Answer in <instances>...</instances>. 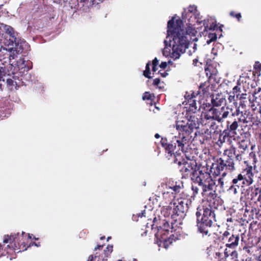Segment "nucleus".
<instances>
[{"label": "nucleus", "mask_w": 261, "mask_h": 261, "mask_svg": "<svg viewBox=\"0 0 261 261\" xmlns=\"http://www.w3.org/2000/svg\"><path fill=\"white\" fill-rule=\"evenodd\" d=\"M184 123V121H181L176 122V128L178 132V136L174 137L170 141H168L166 138H162L160 142L171 163L174 162L177 156H181L178 151L180 150L184 152L186 149V146H188L193 140L192 135Z\"/></svg>", "instance_id": "nucleus-1"}, {"label": "nucleus", "mask_w": 261, "mask_h": 261, "mask_svg": "<svg viewBox=\"0 0 261 261\" xmlns=\"http://www.w3.org/2000/svg\"><path fill=\"white\" fill-rule=\"evenodd\" d=\"M167 33L169 36L172 38L170 41V46H172L173 57L178 58L181 53L185 52L188 46V41L184 30V24L182 20L177 19L175 22L174 17L168 21L167 24Z\"/></svg>", "instance_id": "nucleus-2"}, {"label": "nucleus", "mask_w": 261, "mask_h": 261, "mask_svg": "<svg viewBox=\"0 0 261 261\" xmlns=\"http://www.w3.org/2000/svg\"><path fill=\"white\" fill-rule=\"evenodd\" d=\"M242 155L236 153V148L231 145L229 148L224 150L223 157L218 159L213 163L211 172L213 175L218 176L221 174L225 177L228 172H232L236 169L234 161H241Z\"/></svg>", "instance_id": "nucleus-3"}, {"label": "nucleus", "mask_w": 261, "mask_h": 261, "mask_svg": "<svg viewBox=\"0 0 261 261\" xmlns=\"http://www.w3.org/2000/svg\"><path fill=\"white\" fill-rule=\"evenodd\" d=\"M215 121L216 120L214 116L208 109L207 112L203 113L201 115L199 114V112L194 113L190 118L187 120V121H184V124L186 126L187 129L189 130V133L193 137L195 138L197 135V131L195 132L194 131L199 127L200 124L214 129L217 127Z\"/></svg>", "instance_id": "nucleus-4"}, {"label": "nucleus", "mask_w": 261, "mask_h": 261, "mask_svg": "<svg viewBox=\"0 0 261 261\" xmlns=\"http://www.w3.org/2000/svg\"><path fill=\"white\" fill-rule=\"evenodd\" d=\"M245 164H246L245 168L233 178L231 185L228 189V191L234 194L238 193L240 188L244 189L251 185L254 182L253 166L249 164L247 161H245Z\"/></svg>", "instance_id": "nucleus-5"}, {"label": "nucleus", "mask_w": 261, "mask_h": 261, "mask_svg": "<svg viewBox=\"0 0 261 261\" xmlns=\"http://www.w3.org/2000/svg\"><path fill=\"white\" fill-rule=\"evenodd\" d=\"M29 239H31L30 234H26L23 231H22L21 234L18 232L17 233H12L10 236L5 235L3 243L5 244L9 243L7 246L6 252L10 253V251H12L15 253H19L26 250L28 246L25 243V241Z\"/></svg>", "instance_id": "nucleus-6"}, {"label": "nucleus", "mask_w": 261, "mask_h": 261, "mask_svg": "<svg viewBox=\"0 0 261 261\" xmlns=\"http://www.w3.org/2000/svg\"><path fill=\"white\" fill-rule=\"evenodd\" d=\"M192 180L202 187V195L207 194L206 192L214 189L216 182L210 173L200 170L199 167L196 172L193 173Z\"/></svg>", "instance_id": "nucleus-7"}, {"label": "nucleus", "mask_w": 261, "mask_h": 261, "mask_svg": "<svg viewBox=\"0 0 261 261\" xmlns=\"http://www.w3.org/2000/svg\"><path fill=\"white\" fill-rule=\"evenodd\" d=\"M173 163L177 164L179 166H182L179 169L182 178H187L190 177L191 180L193 173L196 172L199 167L195 160H190L188 158L183 159L181 156L175 158Z\"/></svg>", "instance_id": "nucleus-8"}, {"label": "nucleus", "mask_w": 261, "mask_h": 261, "mask_svg": "<svg viewBox=\"0 0 261 261\" xmlns=\"http://www.w3.org/2000/svg\"><path fill=\"white\" fill-rule=\"evenodd\" d=\"M238 122L236 119H229L226 122L225 129L219 134L218 140L219 145H222L226 140L229 141L230 138L237 134V130L239 127Z\"/></svg>", "instance_id": "nucleus-9"}, {"label": "nucleus", "mask_w": 261, "mask_h": 261, "mask_svg": "<svg viewBox=\"0 0 261 261\" xmlns=\"http://www.w3.org/2000/svg\"><path fill=\"white\" fill-rule=\"evenodd\" d=\"M173 202L174 208H175L176 217L178 218L177 219L178 223L180 224L182 220L186 216L189 205L191 204L192 201L188 198L180 197L177 199H174Z\"/></svg>", "instance_id": "nucleus-10"}, {"label": "nucleus", "mask_w": 261, "mask_h": 261, "mask_svg": "<svg viewBox=\"0 0 261 261\" xmlns=\"http://www.w3.org/2000/svg\"><path fill=\"white\" fill-rule=\"evenodd\" d=\"M220 239L227 248L234 249L239 245L240 237L239 234L225 230L220 236Z\"/></svg>", "instance_id": "nucleus-11"}, {"label": "nucleus", "mask_w": 261, "mask_h": 261, "mask_svg": "<svg viewBox=\"0 0 261 261\" xmlns=\"http://www.w3.org/2000/svg\"><path fill=\"white\" fill-rule=\"evenodd\" d=\"M159 222L156 217L153 219V224L151 225L152 229L154 228H157L158 232L155 234L156 237H158L161 236H166V234H168L170 230L173 229V223L172 222H171V226L169 224V221L166 219H160Z\"/></svg>", "instance_id": "nucleus-12"}, {"label": "nucleus", "mask_w": 261, "mask_h": 261, "mask_svg": "<svg viewBox=\"0 0 261 261\" xmlns=\"http://www.w3.org/2000/svg\"><path fill=\"white\" fill-rule=\"evenodd\" d=\"M206 194L205 195H202L203 197L207 199V204L205 206L214 211L218 209L219 206H221L222 200L218 196L214 189L212 191L211 190L206 192Z\"/></svg>", "instance_id": "nucleus-13"}, {"label": "nucleus", "mask_w": 261, "mask_h": 261, "mask_svg": "<svg viewBox=\"0 0 261 261\" xmlns=\"http://www.w3.org/2000/svg\"><path fill=\"white\" fill-rule=\"evenodd\" d=\"M238 122H242L244 123H249V125L253 126L255 125L258 126L259 124L261 123L260 120L255 119L253 115L250 114L249 111H244V112L240 115L238 119H236Z\"/></svg>", "instance_id": "nucleus-14"}, {"label": "nucleus", "mask_w": 261, "mask_h": 261, "mask_svg": "<svg viewBox=\"0 0 261 261\" xmlns=\"http://www.w3.org/2000/svg\"><path fill=\"white\" fill-rule=\"evenodd\" d=\"M173 201L170 202L168 205H164L161 210V214L165 218H170L175 223H178Z\"/></svg>", "instance_id": "nucleus-15"}, {"label": "nucleus", "mask_w": 261, "mask_h": 261, "mask_svg": "<svg viewBox=\"0 0 261 261\" xmlns=\"http://www.w3.org/2000/svg\"><path fill=\"white\" fill-rule=\"evenodd\" d=\"M213 223L203 220H200L198 219L197 222V226L198 228V231L199 232L202 234V236H211L212 233V227Z\"/></svg>", "instance_id": "nucleus-16"}, {"label": "nucleus", "mask_w": 261, "mask_h": 261, "mask_svg": "<svg viewBox=\"0 0 261 261\" xmlns=\"http://www.w3.org/2000/svg\"><path fill=\"white\" fill-rule=\"evenodd\" d=\"M15 68L13 63H10L7 61L0 62V77L14 74Z\"/></svg>", "instance_id": "nucleus-17"}, {"label": "nucleus", "mask_w": 261, "mask_h": 261, "mask_svg": "<svg viewBox=\"0 0 261 261\" xmlns=\"http://www.w3.org/2000/svg\"><path fill=\"white\" fill-rule=\"evenodd\" d=\"M17 34L7 35L4 36L3 43L9 48H17L21 45L19 44V40L16 37Z\"/></svg>", "instance_id": "nucleus-18"}, {"label": "nucleus", "mask_w": 261, "mask_h": 261, "mask_svg": "<svg viewBox=\"0 0 261 261\" xmlns=\"http://www.w3.org/2000/svg\"><path fill=\"white\" fill-rule=\"evenodd\" d=\"M211 105L208 103V107H219L223 105H225L226 100L225 96L222 93H218L215 95L213 94L211 96Z\"/></svg>", "instance_id": "nucleus-19"}, {"label": "nucleus", "mask_w": 261, "mask_h": 261, "mask_svg": "<svg viewBox=\"0 0 261 261\" xmlns=\"http://www.w3.org/2000/svg\"><path fill=\"white\" fill-rule=\"evenodd\" d=\"M215 211L204 205L203 206V214L201 220L213 223L214 221H216L215 219Z\"/></svg>", "instance_id": "nucleus-20"}, {"label": "nucleus", "mask_w": 261, "mask_h": 261, "mask_svg": "<svg viewBox=\"0 0 261 261\" xmlns=\"http://www.w3.org/2000/svg\"><path fill=\"white\" fill-rule=\"evenodd\" d=\"M103 247V245H98L94 249L95 251H98L100 252V254H103L102 261H107L108 257L110 255V254L113 251V246L111 245H108L106 247V249L102 250V248Z\"/></svg>", "instance_id": "nucleus-21"}, {"label": "nucleus", "mask_w": 261, "mask_h": 261, "mask_svg": "<svg viewBox=\"0 0 261 261\" xmlns=\"http://www.w3.org/2000/svg\"><path fill=\"white\" fill-rule=\"evenodd\" d=\"M229 255L237 257L238 253L236 250H233L231 252H229V251H228L227 249L226 248L224 252H217L216 253L215 258L219 261L225 260L226 258Z\"/></svg>", "instance_id": "nucleus-22"}, {"label": "nucleus", "mask_w": 261, "mask_h": 261, "mask_svg": "<svg viewBox=\"0 0 261 261\" xmlns=\"http://www.w3.org/2000/svg\"><path fill=\"white\" fill-rule=\"evenodd\" d=\"M77 3L74 6H71L75 9H79L83 7L89 8L95 5L93 0H76Z\"/></svg>", "instance_id": "nucleus-23"}, {"label": "nucleus", "mask_w": 261, "mask_h": 261, "mask_svg": "<svg viewBox=\"0 0 261 261\" xmlns=\"http://www.w3.org/2000/svg\"><path fill=\"white\" fill-rule=\"evenodd\" d=\"M22 50L21 45H20V46L17 48H9V54L8 56L7 62L11 63L12 60L15 59L17 57V54L19 53H22Z\"/></svg>", "instance_id": "nucleus-24"}, {"label": "nucleus", "mask_w": 261, "mask_h": 261, "mask_svg": "<svg viewBox=\"0 0 261 261\" xmlns=\"http://www.w3.org/2000/svg\"><path fill=\"white\" fill-rule=\"evenodd\" d=\"M189 105V107L188 108V112L187 113V118L185 120L187 121V120L190 118V117L194 113H197L196 112L197 107L196 106V99L194 100H192V101H190V102H188Z\"/></svg>", "instance_id": "nucleus-25"}, {"label": "nucleus", "mask_w": 261, "mask_h": 261, "mask_svg": "<svg viewBox=\"0 0 261 261\" xmlns=\"http://www.w3.org/2000/svg\"><path fill=\"white\" fill-rule=\"evenodd\" d=\"M205 72L206 75L208 77V80L215 77V76L218 73V70L217 68L212 64L208 65L205 68Z\"/></svg>", "instance_id": "nucleus-26"}, {"label": "nucleus", "mask_w": 261, "mask_h": 261, "mask_svg": "<svg viewBox=\"0 0 261 261\" xmlns=\"http://www.w3.org/2000/svg\"><path fill=\"white\" fill-rule=\"evenodd\" d=\"M210 111V112L212 113V114L214 117V118L219 123L222 122V118H221V116H222V113L223 110H224V107H222L221 109H218L213 107H211L208 109Z\"/></svg>", "instance_id": "nucleus-27"}, {"label": "nucleus", "mask_w": 261, "mask_h": 261, "mask_svg": "<svg viewBox=\"0 0 261 261\" xmlns=\"http://www.w3.org/2000/svg\"><path fill=\"white\" fill-rule=\"evenodd\" d=\"M174 194L171 193L168 190L166 192L163 193V198L164 201L160 203V205L164 204V203H170V202L173 201V199H174Z\"/></svg>", "instance_id": "nucleus-28"}, {"label": "nucleus", "mask_w": 261, "mask_h": 261, "mask_svg": "<svg viewBox=\"0 0 261 261\" xmlns=\"http://www.w3.org/2000/svg\"><path fill=\"white\" fill-rule=\"evenodd\" d=\"M250 144V141L249 139H242L238 142V147L241 150L242 152H244L246 149L248 148Z\"/></svg>", "instance_id": "nucleus-29"}, {"label": "nucleus", "mask_w": 261, "mask_h": 261, "mask_svg": "<svg viewBox=\"0 0 261 261\" xmlns=\"http://www.w3.org/2000/svg\"><path fill=\"white\" fill-rule=\"evenodd\" d=\"M161 241L163 242V246L167 248L168 246L173 242V241L174 240L173 238L174 237V235H171L169 237L166 238V236H161Z\"/></svg>", "instance_id": "nucleus-30"}, {"label": "nucleus", "mask_w": 261, "mask_h": 261, "mask_svg": "<svg viewBox=\"0 0 261 261\" xmlns=\"http://www.w3.org/2000/svg\"><path fill=\"white\" fill-rule=\"evenodd\" d=\"M161 241L163 242V246L167 248L168 246L173 242V241L174 240L173 238L174 237V235H171L169 237L166 238V236H161Z\"/></svg>", "instance_id": "nucleus-31"}, {"label": "nucleus", "mask_w": 261, "mask_h": 261, "mask_svg": "<svg viewBox=\"0 0 261 261\" xmlns=\"http://www.w3.org/2000/svg\"><path fill=\"white\" fill-rule=\"evenodd\" d=\"M198 94H201L200 91H198L197 92H195L193 91H191L190 92H186V94L185 95V98L186 100L187 101V102H190V101H192V100L195 99L196 96Z\"/></svg>", "instance_id": "nucleus-32"}, {"label": "nucleus", "mask_w": 261, "mask_h": 261, "mask_svg": "<svg viewBox=\"0 0 261 261\" xmlns=\"http://www.w3.org/2000/svg\"><path fill=\"white\" fill-rule=\"evenodd\" d=\"M9 54V48L8 49L3 47L1 45L0 47V62L7 60L8 56Z\"/></svg>", "instance_id": "nucleus-33"}, {"label": "nucleus", "mask_w": 261, "mask_h": 261, "mask_svg": "<svg viewBox=\"0 0 261 261\" xmlns=\"http://www.w3.org/2000/svg\"><path fill=\"white\" fill-rule=\"evenodd\" d=\"M210 82H205L200 84L199 87V91L202 95L207 94L209 93Z\"/></svg>", "instance_id": "nucleus-34"}, {"label": "nucleus", "mask_w": 261, "mask_h": 261, "mask_svg": "<svg viewBox=\"0 0 261 261\" xmlns=\"http://www.w3.org/2000/svg\"><path fill=\"white\" fill-rule=\"evenodd\" d=\"M103 254L100 252L95 251L94 255H90L88 259V261H102Z\"/></svg>", "instance_id": "nucleus-35"}, {"label": "nucleus", "mask_w": 261, "mask_h": 261, "mask_svg": "<svg viewBox=\"0 0 261 261\" xmlns=\"http://www.w3.org/2000/svg\"><path fill=\"white\" fill-rule=\"evenodd\" d=\"M181 187L180 185H175L173 187H169L168 188V190L171 192V193L174 194V197L177 193L180 192Z\"/></svg>", "instance_id": "nucleus-36"}, {"label": "nucleus", "mask_w": 261, "mask_h": 261, "mask_svg": "<svg viewBox=\"0 0 261 261\" xmlns=\"http://www.w3.org/2000/svg\"><path fill=\"white\" fill-rule=\"evenodd\" d=\"M151 65V62L148 61L145 67V70L143 72V75L148 79H151L152 78V76L150 75L151 74V71L150 69V66Z\"/></svg>", "instance_id": "nucleus-37"}, {"label": "nucleus", "mask_w": 261, "mask_h": 261, "mask_svg": "<svg viewBox=\"0 0 261 261\" xmlns=\"http://www.w3.org/2000/svg\"><path fill=\"white\" fill-rule=\"evenodd\" d=\"M241 92V84L239 83H238L237 85L232 88V92H230V93H232L236 95L237 98H239Z\"/></svg>", "instance_id": "nucleus-38"}, {"label": "nucleus", "mask_w": 261, "mask_h": 261, "mask_svg": "<svg viewBox=\"0 0 261 261\" xmlns=\"http://www.w3.org/2000/svg\"><path fill=\"white\" fill-rule=\"evenodd\" d=\"M5 32L3 34L4 36H6L7 35H15L17 34V33L14 32L13 28L10 26L5 25Z\"/></svg>", "instance_id": "nucleus-39"}, {"label": "nucleus", "mask_w": 261, "mask_h": 261, "mask_svg": "<svg viewBox=\"0 0 261 261\" xmlns=\"http://www.w3.org/2000/svg\"><path fill=\"white\" fill-rule=\"evenodd\" d=\"M229 15L233 18H236L238 21H240L242 18V15L241 13H236L233 11L229 12Z\"/></svg>", "instance_id": "nucleus-40"}, {"label": "nucleus", "mask_w": 261, "mask_h": 261, "mask_svg": "<svg viewBox=\"0 0 261 261\" xmlns=\"http://www.w3.org/2000/svg\"><path fill=\"white\" fill-rule=\"evenodd\" d=\"M209 39L206 41L207 44H210L212 42L215 41L217 38V36L216 33H210L208 36Z\"/></svg>", "instance_id": "nucleus-41"}, {"label": "nucleus", "mask_w": 261, "mask_h": 261, "mask_svg": "<svg viewBox=\"0 0 261 261\" xmlns=\"http://www.w3.org/2000/svg\"><path fill=\"white\" fill-rule=\"evenodd\" d=\"M159 64V60L156 58H155L152 62V70L153 72H156L158 70L157 66Z\"/></svg>", "instance_id": "nucleus-42"}, {"label": "nucleus", "mask_w": 261, "mask_h": 261, "mask_svg": "<svg viewBox=\"0 0 261 261\" xmlns=\"http://www.w3.org/2000/svg\"><path fill=\"white\" fill-rule=\"evenodd\" d=\"M228 100L229 102H233L234 105L237 106L238 103L237 100L235 99V95L233 94H230L228 98Z\"/></svg>", "instance_id": "nucleus-43"}, {"label": "nucleus", "mask_w": 261, "mask_h": 261, "mask_svg": "<svg viewBox=\"0 0 261 261\" xmlns=\"http://www.w3.org/2000/svg\"><path fill=\"white\" fill-rule=\"evenodd\" d=\"M191 189L193 191V195L192 197H195V196L199 193V189L198 187L192 185Z\"/></svg>", "instance_id": "nucleus-44"}, {"label": "nucleus", "mask_w": 261, "mask_h": 261, "mask_svg": "<svg viewBox=\"0 0 261 261\" xmlns=\"http://www.w3.org/2000/svg\"><path fill=\"white\" fill-rule=\"evenodd\" d=\"M151 97L152 95L149 92H145L142 96V99L144 100L151 99Z\"/></svg>", "instance_id": "nucleus-45"}, {"label": "nucleus", "mask_w": 261, "mask_h": 261, "mask_svg": "<svg viewBox=\"0 0 261 261\" xmlns=\"http://www.w3.org/2000/svg\"><path fill=\"white\" fill-rule=\"evenodd\" d=\"M243 111H241L240 110V107H238L236 110V111L232 113L231 115L232 116H240L243 113Z\"/></svg>", "instance_id": "nucleus-46"}, {"label": "nucleus", "mask_w": 261, "mask_h": 261, "mask_svg": "<svg viewBox=\"0 0 261 261\" xmlns=\"http://www.w3.org/2000/svg\"><path fill=\"white\" fill-rule=\"evenodd\" d=\"M229 114V113L228 111L223 110L222 113V116H221V118H222V122L223 121L224 119L228 117Z\"/></svg>", "instance_id": "nucleus-47"}, {"label": "nucleus", "mask_w": 261, "mask_h": 261, "mask_svg": "<svg viewBox=\"0 0 261 261\" xmlns=\"http://www.w3.org/2000/svg\"><path fill=\"white\" fill-rule=\"evenodd\" d=\"M243 249L245 252L248 254H251L252 252L251 251L252 247L250 246H244Z\"/></svg>", "instance_id": "nucleus-48"}, {"label": "nucleus", "mask_w": 261, "mask_h": 261, "mask_svg": "<svg viewBox=\"0 0 261 261\" xmlns=\"http://www.w3.org/2000/svg\"><path fill=\"white\" fill-rule=\"evenodd\" d=\"M246 96L247 94L246 93H241L239 97L237 98L239 99L240 101L246 100Z\"/></svg>", "instance_id": "nucleus-49"}, {"label": "nucleus", "mask_w": 261, "mask_h": 261, "mask_svg": "<svg viewBox=\"0 0 261 261\" xmlns=\"http://www.w3.org/2000/svg\"><path fill=\"white\" fill-rule=\"evenodd\" d=\"M218 185H220L221 188H223L224 186V179L223 177L219 178L218 180Z\"/></svg>", "instance_id": "nucleus-50"}, {"label": "nucleus", "mask_w": 261, "mask_h": 261, "mask_svg": "<svg viewBox=\"0 0 261 261\" xmlns=\"http://www.w3.org/2000/svg\"><path fill=\"white\" fill-rule=\"evenodd\" d=\"M216 27V24L213 23L212 24L210 25V27H208V25L205 27V30L208 29V30H215Z\"/></svg>", "instance_id": "nucleus-51"}, {"label": "nucleus", "mask_w": 261, "mask_h": 261, "mask_svg": "<svg viewBox=\"0 0 261 261\" xmlns=\"http://www.w3.org/2000/svg\"><path fill=\"white\" fill-rule=\"evenodd\" d=\"M14 81L11 79H7V84L8 86H12L14 84Z\"/></svg>", "instance_id": "nucleus-52"}, {"label": "nucleus", "mask_w": 261, "mask_h": 261, "mask_svg": "<svg viewBox=\"0 0 261 261\" xmlns=\"http://www.w3.org/2000/svg\"><path fill=\"white\" fill-rule=\"evenodd\" d=\"M161 81L159 78H156L153 80V85L154 86H158V85L160 84Z\"/></svg>", "instance_id": "nucleus-53"}, {"label": "nucleus", "mask_w": 261, "mask_h": 261, "mask_svg": "<svg viewBox=\"0 0 261 261\" xmlns=\"http://www.w3.org/2000/svg\"><path fill=\"white\" fill-rule=\"evenodd\" d=\"M245 102H247L246 100H243L240 101L239 107H241L243 109L246 108V103Z\"/></svg>", "instance_id": "nucleus-54"}, {"label": "nucleus", "mask_w": 261, "mask_h": 261, "mask_svg": "<svg viewBox=\"0 0 261 261\" xmlns=\"http://www.w3.org/2000/svg\"><path fill=\"white\" fill-rule=\"evenodd\" d=\"M167 63L166 62H162L160 65V67L162 69H165L167 66Z\"/></svg>", "instance_id": "nucleus-55"}, {"label": "nucleus", "mask_w": 261, "mask_h": 261, "mask_svg": "<svg viewBox=\"0 0 261 261\" xmlns=\"http://www.w3.org/2000/svg\"><path fill=\"white\" fill-rule=\"evenodd\" d=\"M258 63L257 62H256L255 63V65H254V68L255 69H258L259 70H261V64H258L257 65H256Z\"/></svg>", "instance_id": "nucleus-56"}, {"label": "nucleus", "mask_w": 261, "mask_h": 261, "mask_svg": "<svg viewBox=\"0 0 261 261\" xmlns=\"http://www.w3.org/2000/svg\"><path fill=\"white\" fill-rule=\"evenodd\" d=\"M260 172L259 175L258 177L257 182L258 184L261 185V169H260Z\"/></svg>", "instance_id": "nucleus-57"}, {"label": "nucleus", "mask_w": 261, "mask_h": 261, "mask_svg": "<svg viewBox=\"0 0 261 261\" xmlns=\"http://www.w3.org/2000/svg\"><path fill=\"white\" fill-rule=\"evenodd\" d=\"M198 62V59L196 58L193 60V65L194 66H197V63Z\"/></svg>", "instance_id": "nucleus-58"}, {"label": "nucleus", "mask_w": 261, "mask_h": 261, "mask_svg": "<svg viewBox=\"0 0 261 261\" xmlns=\"http://www.w3.org/2000/svg\"><path fill=\"white\" fill-rule=\"evenodd\" d=\"M159 73L163 77H166V75L168 74V73L166 71L164 72L163 73H161V72H160V71H159Z\"/></svg>", "instance_id": "nucleus-59"}, {"label": "nucleus", "mask_w": 261, "mask_h": 261, "mask_svg": "<svg viewBox=\"0 0 261 261\" xmlns=\"http://www.w3.org/2000/svg\"><path fill=\"white\" fill-rule=\"evenodd\" d=\"M94 1V3H95V5H97L99 4L100 3L102 2L104 0H93Z\"/></svg>", "instance_id": "nucleus-60"}, {"label": "nucleus", "mask_w": 261, "mask_h": 261, "mask_svg": "<svg viewBox=\"0 0 261 261\" xmlns=\"http://www.w3.org/2000/svg\"><path fill=\"white\" fill-rule=\"evenodd\" d=\"M195 10H196V8L194 7L190 6L189 9V11L191 12H193Z\"/></svg>", "instance_id": "nucleus-61"}, {"label": "nucleus", "mask_w": 261, "mask_h": 261, "mask_svg": "<svg viewBox=\"0 0 261 261\" xmlns=\"http://www.w3.org/2000/svg\"><path fill=\"white\" fill-rule=\"evenodd\" d=\"M245 261H254L253 259L252 258V257H248L246 258Z\"/></svg>", "instance_id": "nucleus-62"}, {"label": "nucleus", "mask_w": 261, "mask_h": 261, "mask_svg": "<svg viewBox=\"0 0 261 261\" xmlns=\"http://www.w3.org/2000/svg\"><path fill=\"white\" fill-rule=\"evenodd\" d=\"M256 260L257 261H261V254L256 257Z\"/></svg>", "instance_id": "nucleus-63"}, {"label": "nucleus", "mask_w": 261, "mask_h": 261, "mask_svg": "<svg viewBox=\"0 0 261 261\" xmlns=\"http://www.w3.org/2000/svg\"><path fill=\"white\" fill-rule=\"evenodd\" d=\"M196 216H197V219H199V218H198L200 216L201 214H200V213L199 212H197L196 213Z\"/></svg>", "instance_id": "nucleus-64"}]
</instances>
